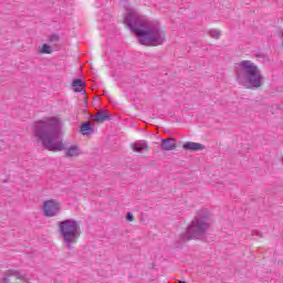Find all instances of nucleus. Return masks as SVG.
Wrapping results in <instances>:
<instances>
[{
    "label": "nucleus",
    "mask_w": 283,
    "mask_h": 283,
    "mask_svg": "<svg viewBox=\"0 0 283 283\" xmlns=\"http://www.w3.org/2000/svg\"><path fill=\"white\" fill-rule=\"evenodd\" d=\"M61 127L63 122L56 116L46 117L35 122L32 126L35 138L43 145L48 151H63L67 158L81 156V147L72 145L65 148L63 138H61Z\"/></svg>",
    "instance_id": "nucleus-1"
},
{
    "label": "nucleus",
    "mask_w": 283,
    "mask_h": 283,
    "mask_svg": "<svg viewBox=\"0 0 283 283\" xmlns=\"http://www.w3.org/2000/svg\"><path fill=\"white\" fill-rule=\"evenodd\" d=\"M124 23L137 36L140 45L156 48L167 41V35L158 20H145L134 9H128Z\"/></svg>",
    "instance_id": "nucleus-2"
},
{
    "label": "nucleus",
    "mask_w": 283,
    "mask_h": 283,
    "mask_svg": "<svg viewBox=\"0 0 283 283\" xmlns=\"http://www.w3.org/2000/svg\"><path fill=\"white\" fill-rule=\"evenodd\" d=\"M235 81L245 90L262 87L264 76L262 70L250 60H243L234 67Z\"/></svg>",
    "instance_id": "nucleus-3"
},
{
    "label": "nucleus",
    "mask_w": 283,
    "mask_h": 283,
    "mask_svg": "<svg viewBox=\"0 0 283 283\" xmlns=\"http://www.w3.org/2000/svg\"><path fill=\"white\" fill-rule=\"evenodd\" d=\"M59 231L63 240V244L67 249H72V245L76 244V242L81 238V223L73 219L60 221Z\"/></svg>",
    "instance_id": "nucleus-4"
},
{
    "label": "nucleus",
    "mask_w": 283,
    "mask_h": 283,
    "mask_svg": "<svg viewBox=\"0 0 283 283\" xmlns=\"http://www.w3.org/2000/svg\"><path fill=\"white\" fill-rule=\"evenodd\" d=\"M209 229H211V224H209L207 219L202 217L193 219L182 234L181 240H184V242H187V240H205V235Z\"/></svg>",
    "instance_id": "nucleus-5"
},
{
    "label": "nucleus",
    "mask_w": 283,
    "mask_h": 283,
    "mask_svg": "<svg viewBox=\"0 0 283 283\" xmlns=\"http://www.w3.org/2000/svg\"><path fill=\"white\" fill-rule=\"evenodd\" d=\"M43 213H59L61 211V202L56 199H49L43 202Z\"/></svg>",
    "instance_id": "nucleus-6"
},
{
    "label": "nucleus",
    "mask_w": 283,
    "mask_h": 283,
    "mask_svg": "<svg viewBox=\"0 0 283 283\" xmlns=\"http://www.w3.org/2000/svg\"><path fill=\"white\" fill-rule=\"evenodd\" d=\"M18 282H25V277L21 272L15 273H8L0 279V283H17Z\"/></svg>",
    "instance_id": "nucleus-7"
},
{
    "label": "nucleus",
    "mask_w": 283,
    "mask_h": 283,
    "mask_svg": "<svg viewBox=\"0 0 283 283\" xmlns=\"http://www.w3.org/2000/svg\"><path fill=\"white\" fill-rule=\"evenodd\" d=\"M182 149L186 151H202L205 149V145L196 142H186L182 145Z\"/></svg>",
    "instance_id": "nucleus-8"
},
{
    "label": "nucleus",
    "mask_w": 283,
    "mask_h": 283,
    "mask_svg": "<svg viewBox=\"0 0 283 283\" xmlns=\"http://www.w3.org/2000/svg\"><path fill=\"white\" fill-rule=\"evenodd\" d=\"M161 149L164 151H174V149H176V139L175 138L163 139Z\"/></svg>",
    "instance_id": "nucleus-9"
},
{
    "label": "nucleus",
    "mask_w": 283,
    "mask_h": 283,
    "mask_svg": "<svg viewBox=\"0 0 283 283\" xmlns=\"http://www.w3.org/2000/svg\"><path fill=\"white\" fill-rule=\"evenodd\" d=\"M132 148L137 153L140 154L142 151H145V149L149 148V145L145 140H137L132 145Z\"/></svg>",
    "instance_id": "nucleus-10"
},
{
    "label": "nucleus",
    "mask_w": 283,
    "mask_h": 283,
    "mask_svg": "<svg viewBox=\"0 0 283 283\" xmlns=\"http://www.w3.org/2000/svg\"><path fill=\"white\" fill-rule=\"evenodd\" d=\"M109 119V113L106 109L99 111L94 118V120H96L97 123H105V120Z\"/></svg>",
    "instance_id": "nucleus-11"
},
{
    "label": "nucleus",
    "mask_w": 283,
    "mask_h": 283,
    "mask_svg": "<svg viewBox=\"0 0 283 283\" xmlns=\"http://www.w3.org/2000/svg\"><path fill=\"white\" fill-rule=\"evenodd\" d=\"M72 87L74 92L81 93V92H84L85 83H83V80L76 78V80H73Z\"/></svg>",
    "instance_id": "nucleus-12"
},
{
    "label": "nucleus",
    "mask_w": 283,
    "mask_h": 283,
    "mask_svg": "<svg viewBox=\"0 0 283 283\" xmlns=\"http://www.w3.org/2000/svg\"><path fill=\"white\" fill-rule=\"evenodd\" d=\"M81 133L84 135V136H90V134H92V125L90 123H84L82 126H81Z\"/></svg>",
    "instance_id": "nucleus-13"
},
{
    "label": "nucleus",
    "mask_w": 283,
    "mask_h": 283,
    "mask_svg": "<svg viewBox=\"0 0 283 283\" xmlns=\"http://www.w3.org/2000/svg\"><path fill=\"white\" fill-rule=\"evenodd\" d=\"M40 54H52V46L43 44L40 49Z\"/></svg>",
    "instance_id": "nucleus-14"
},
{
    "label": "nucleus",
    "mask_w": 283,
    "mask_h": 283,
    "mask_svg": "<svg viewBox=\"0 0 283 283\" xmlns=\"http://www.w3.org/2000/svg\"><path fill=\"white\" fill-rule=\"evenodd\" d=\"M209 34L211 39H220V31L218 29L209 30Z\"/></svg>",
    "instance_id": "nucleus-15"
},
{
    "label": "nucleus",
    "mask_w": 283,
    "mask_h": 283,
    "mask_svg": "<svg viewBox=\"0 0 283 283\" xmlns=\"http://www.w3.org/2000/svg\"><path fill=\"white\" fill-rule=\"evenodd\" d=\"M126 220H127L128 222H133V221H134V214H133V213H128V214L126 216Z\"/></svg>",
    "instance_id": "nucleus-16"
},
{
    "label": "nucleus",
    "mask_w": 283,
    "mask_h": 283,
    "mask_svg": "<svg viewBox=\"0 0 283 283\" xmlns=\"http://www.w3.org/2000/svg\"><path fill=\"white\" fill-rule=\"evenodd\" d=\"M45 216H48L49 218H52V216H54V213H46Z\"/></svg>",
    "instance_id": "nucleus-17"
},
{
    "label": "nucleus",
    "mask_w": 283,
    "mask_h": 283,
    "mask_svg": "<svg viewBox=\"0 0 283 283\" xmlns=\"http://www.w3.org/2000/svg\"><path fill=\"white\" fill-rule=\"evenodd\" d=\"M179 283H187V282H185V281H179Z\"/></svg>",
    "instance_id": "nucleus-18"
}]
</instances>
